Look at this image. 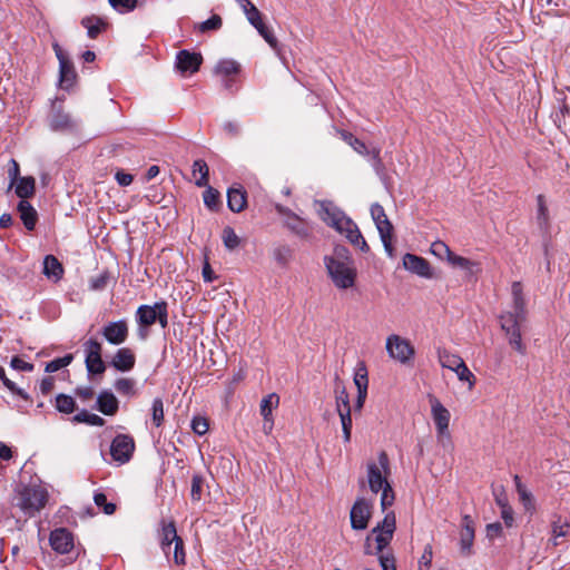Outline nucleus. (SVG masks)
<instances>
[{"mask_svg": "<svg viewBox=\"0 0 570 570\" xmlns=\"http://www.w3.org/2000/svg\"><path fill=\"white\" fill-rule=\"evenodd\" d=\"M396 529V520L393 511L385 514L384 519L376 524L366 537L365 554H377L382 570H396L394 554L384 551L393 539Z\"/></svg>", "mask_w": 570, "mask_h": 570, "instance_id": "obj_1", "label": "nucleus"}, {"mask_svg": "<svg viewBox=\"0 0 570 570\" xmlns=\"http://www.w3.org/2000/svg\"><path fill=\"white\" fill-rule=\"evenodd\" d=\"M276 208L279 214L286 216L285 224L289 229L299 236H307L308 229L303 219L282 206H277Z\"/></svg>", "mask_w": 570, "mask_h": 570, "instance_id": "obj_26", "label": "nucleus"}, {"mask_svg": "<svg viewBox=\"0 0 570 570\" xmlns=\"http://www.w3.org/2000/svg\"><path fill=\"white\" fill-rule=\"evenodd\" d=\"M0 380L2 381V383L4 384V386H6L8 390H10L12 393H14V394H17V395L21 396L22 399H26V400L28 399V394H27L23 390H21V389L17 387L16 383H14V382H12L11 380H9V379L6 376L4 368H3L1 365H0Z\"/></svg>", "mask_w": 570, "mask_h": 570, "instance_id": "obj_55", "label": "nucleus"}, {"mask_svg": "<svg viewBox=\"0 0 570 570\" xmlns=\"http://www.w3.org/2000/svg\"><path fill=\"white\" fill-rule=\"evenodd\" d=\"M48 498L47 489L41 485H22L16 490L13 504L27 518H32L46 507Z\"/></svg>", "mask_w": 570, "mask_h": 570, "instance_id": "obj_4", "label": "nucleus"}, {"mask_svg": "<svg viewBox=\"0 0 570 570\" xmlns=\"http://www.w3.org/2000/svg\"><path fill=\"white\" fill-rule=\"evenodd\" d=\"M60 70V85L62 87H70L75 80L76 73L72 63L68 60L59 65Z\"/></svg>", "mask_w": 570, "mask_h": 570, "instance_id": "obj_38", "label": "nucleus"}, {"mask_svg": "<svg viewBox=\"0 0 570 570\" xmlns=\"http://www.w3.org/2000/svg\"><path fill=\"white\" fill-rule=\"evenodd\" d=\"M430 252L439 259L445 261L451 267L463 272L465 277H473L480 272V264L478 262L453 253L442 240L433 242Z\"/></svg>", "mask_w": 570, "mask_h": 570, "instance_id": "obj_5", "label": "nucleus"}, {"mask_svg": "<svg viewBox=\"0 0 570 570\" xmlns=\"http://www.w3.org/2000/svg\"><path fill=\"white\" fill-rule=\"evenodd\" d=\"M318 215L321 219L337 233L343 235L352 245L367 253L370 247L361 234L357 225L347 217L344 212L331 202H318Z\"/></svg>", "mask_w": 570, "mask_h": 570, "instance_id": "obj_2", "label": "nucleus"}, {"mask_svg": "<svg viewBox=\"0 0 570 570\" xmlns=\"http://www.w3.org/2000/svg\"><path fill=\"white\" fill-rule=\"evenodd\" d=\"M570 529V524L567 521H562L561 518H559L557 521L552 523V543L553 546L559 544V538H563L568 534Z\"/></svg>", "mask_w": 570, "mask_h": 570, "instance_id": "obj_41", "label": "nucleus"}, {"mask_svg": "<svg viewBox=\"0 0 570 570\" xmlns=\"http://www.w3.org/2000/svg\"><path fill=\"white\" fill-rule=\"evenodd\" d=\"M258 33L265 39V41L272 47L276 48L277 39L273 35V32L265 26L264 22L259 23L255 27Z\"/></svg>", "mask_w": 570, "mask_h": 570, "instance_id": "obj_61", "label": "nucleus"}, {"mask_svg": "<svg viewBox=\"0 0 570 570\" xmlns=\"http://www.w3.org/2000/svg\"><path fill=\"white\" fill-rule=\"evenodd\" d=\"M193 176L198 187H206L209 180V168L205 160L197 159L193 164Z\"/></svg>", "mask_w": 570, "mask_h": 570, "instance_id": "obj_30", "label": "nucleus"}, {"mask_svg": "<svg viewBox=\"0 0 570 570\" xmlns=\"http://www.w3.org/2000/svg\"><path fill=\"white\" fill-rule=\"evenodd\" d=\"M337 414L341 419L344 442L347 443L351 441V432H352L351 410L343 409V412H337Z\"/></svg>", "mask_w": 570, "mask_h": 570, "instance_id": "obj_45", "label": "nucleus"}, {"mask_svg": "<svg viewBox=\"0 0 570 570\" xmlns=\"http://www.w3.org/2000/svg\"><path fill=\"white\" fill-rule=\"evenodd\" d=\"M527 316L515 314H501L500 326L505 333L508 342L512 348L519 354H525V345L522 342L521 325L525 322Z\"/></svg>", "mask_w": 570, "mask_h": 570, "instance_id": "obj_9", "label": "nucleus"}, {"mask_svg": "<svg viewBox=\"0 0 570 570\" xmlns=\"http://www.w3.org/2000/svg\"><path fill=\"white\" fill-rule=\"evenodd\" d=\"M354 384L357 387V392L367 393V370L364 363H360L354 373Z\"/></svg>", "mask_w": 570, "mask_h": 570, "instance_id": "obj_35", "label": "nucleus"}, {"mask_svg": "<svg viewBox=\"0 0 570 570\" xmlns=\"http://www.w3.org/2000/svg\"><path fill=\"white\" fill-rule=\"evenodd\" d=\"M371 216L375 225L380 223V220L387 218L384 208L377 203L371 206Z\"/></svg>", "mask_w": 570, "mask_h": 570, "instance_id": "obj_64", "label": "nucleus"}, {"mask_svg": "<svg viewBox=\"0 0 570 570\" xmlns=\"http://www.w3.org/2000/svg\"><path fill=\"white\" fill-rule=\"evenodd\" d=\"M116 391L125 396H132L136 394V382L129 377L118 379L114 384Z\"/></svg>", "mask_w": 570, "mask_h": 570, "instance_id": "obj_37", "label": "nucleus"}, {"mask_svg": "<svg viewBox=\"0 0 570 570\" xmlns=\"http://www.w3.org/2000/svg\"><path fill=\"white\" fill-rule=\"evenodd\" d=\"M81 24L87 29L88 37L91 39L97 38V36L107 27V23L96 16L82 18Z\"/></svg>", "mask_w": 570, "mask_h": 570, "instance_id": "obj_31", "label": "nucleus"}, {"mask_svg": "<svg viewBox=\"0 0 570 570\" xmlns=\"http://www.w3.org/2000/svg\"><path fill=\"white\" fill-rule=\"evenodd\" d=\"M328 276L337 288L347 289L354 286L356 269L348 249L336 246L332 254L324 257Z\"/></svg>", "mask_w": 570, "mask_h": 570, "instance_id": "obj_3", "label": "nucleus"}, {"mask_svg": "<svg viewBox=\"0 0 570 570\" xmlns=\"http://www.w3.org/2000/svg\"><path fill=\"white\" fill-rule=\"evenodd\" d=\"M14 193L16 195L21 198V200H27L28 198L32 197L36 191V179L32 176H24L21 177L16 184H14Z\"/></svg>", "mask_w": 570, "mask_h": 570, "instance_id": "obj_29", "label": "nucleus"}, {"mask_svg": "<svg viewBox=\"0 0 570 570\" xmlns=\"http://www.w3.org/2000/svg\"><path fill=\"white\" fill-rule=\"evenodd\" d=\"M160 547L163 552L168 557L173 550L174 562L176 564H185L186 554L184 551V541L177 534L175 523L173 521L163 522L160 532Z\"/></svg>", "mask_w": 570, "mask_h": 570, "instance_id": "obj_7", "label": "nucleus"}, {"mask_svg": "<svg viewBox=\"0 0 570 570\" xmlns=\"http://www.w3.org/2000/svg\"><path fill=\"white\" fill-rule=\"evenodd\" d=\"M8 177H9V189H11L14 184L21 178L20 177V167L16 159H10L9 168H8Z\"/></svg>", "mask_w": 570, "mask_h": 570, "instance_id": "obj_57", "label": "nucleus"}, {"mask_svg": "<svg viewBox=\"0 0 570 570\" xmlns=\"http://www.w3.org/2000/svg\"><path fill=\"white\" fill-rule=\"evenodd\" d=\"M433 560V547L431 543L424 546L423 552L417 560V570H430Z\"/></svg>", "mask_w": 570, "mask_h": 570, "instance_id": "obj_46", "label": "nucleus"}, {"mask_svg": "<svg viewBox=\"0 0 570 570\" xmlns=\"http://www.w3.org/2000/svg\"><path fill=\"white\" fill-rule=\"evenodd\" d=\"M136 363V356L134 352L128 347H121L116 351L111 365L120 372H128L134 368Z\"/></svg>", "mask_w": 570, "mask_h": 570, "instance_id": "obj_20", "label": "nucleus"}, {"mask_svg": "<svg viewBox=\"0 0 570 570\" xmlns=\"http://www.w3.org/2000/svg\"><path fill=\"white\" fill-rule=\"evenodd\" d=\"M274 258L281 265H285L291 257V249L286 246H279L274 249Z\"/></svg>", "mask_w": 570, "mask_h": 570, "instance_id": "obj_63", "label": "nucleus"}, {"mask_svg": "<svg viewBox=\"0 0 570 570\" xmlns=\"http://www.w3.org/2000/svg\"><path fill=\"white\" fill-rule=\"evenodd\" d=\"M222 238H223V243H224L225 247L229 250L235 249L239 245V242H240L239 237L236 235L234 229L229 226H227L223 229Z\"/></svg>", "mask_w": 570, "mask_h": 570, "instance_id": "obj_49", "label": "nucleus"}, {"mask_svg": "<svg viewBox=\"0 0 570 570\" xmlns=\"http://www.w3.org/2000/svg\"><path fill=\"white\" fill-rule=\"evenodd\" d=\"M151 420L155 426H160L164 422V403L163 400L157 397L151 404Z\"/></svg>", "mask_w": 570, "mask_h": 570, "instance_id": "obj_48", "label": "nucleus"}, {"mask_svg": "<svg viewBox=\"0 0 570 570\" xmlns=\"http://www.w3.org/2000/svg\"><path fill=\"white\" fill-rule=\"evenodd\" d=\"M56 409L61 413L70 414L76 409V402L69 395L59 394L56 397Z\"/></svg>", "mask_w": 570, "mask_h": 570, "instance_id": "obj_44", "label": "nucleus"}, {"mask_svg": "<svg viewBox=\"0 0 570 570\" xmlns=\"http://www.w3.org/2000/svg\"><path fill=\"white\" fill-rule=\"evenodd\" d=\"M94 501L97 507L102 508L106 514H112L116 510V505L114 503L107 502V498L104 493H96Z\"/></svg>", "mask_w": 570, "mask_h": 570, "instance_id": "obj_58", "label": "nucleus"}, {"mask_svg": "<svg viewBox=\"0 0 570 570\" xmlns=\"http://www.w3.org/2000/svg\"><path fill=\"white\" fill-rule=\"evenodd\" d=\"M403 267L411 272L412 274H415L420 277L424 278H432L433 273L430 263L417 255L414 254H405L403 256Z\"/></svg>", "mask_w": 570, "mask_h": 570, "instance_id": "obj_16", "label": "nucleus"}, {"mask_svg": "<svg viewBox=\"0 0 570 570\" xmlns=\"http://www.w3.org/2000/svg\"><path fill=\"white\" fill-rule=\"evenodd\" d=\"M72 360H73L72 354H67L62 357L55 358L46 365V372H48V373L57 372V371L61 370L62 367L68 366L72 362Z\"/></svg>", "mask_w": 570, "mask_h": 570, "instance_id": "obj_50", "label": "nucleus"}, {"mask_svg": "<svg viewBox=\"0 0 570 570\" xmlns=\"http://www.w3.org/2000/svg\"><path fill=\"white\" fill-rule=\"evenodd\" d=\"M341 138L347 142L357 154L360 155H367L370 154L367 147L363 141L354 137L351 132L341 130L340 131Z\"/></svg>", "mask_w": 570, "mask_h": 570, "instance_id": "obj_39", "label": "nucleus"}, {"mask_svg": "<svg viewBox=\"0 0 570 570\" xmlns=\"http://www.w3.org/2000/svg\"><path fill=\"white\" fill-rule=\"evenodd\" d=\"M431 405V416L435 424L438 442L446 448L451 444V434L449 431L451 414L450 411L433 395L429 396Z\"/></svg>", "mask_w": 570, "mask_h": 570, "instance_id": "obj_8", "label": "nucleus"}, {"mask_svg": "<svg viewBox=\"0 0 570 570\" xmlns=\"http://www.w3.org/2000/svg\"><path fill=\"white\" fill-rule=\"evenodd\" d=\"M514 482H515V488H517L518 494H519L520 500H521L522 504L524 505V508L527 510L533 509L532 494L521 483L519 475H514Z\"/></svg>", "mask_w": 570, "mask_h": 570, "instance_id": "obj_43", "label": "nucleus"}, {"mask_svg": "<svg viewBox=\"0 0 570 570\" xmlns=\"http://www.w3.org/2000/svg\"><path fill=\"white\" fill-rule=\"evenodd\" d=\"M101 344L96 338H89L83 343L86 367L91 374H101L106 370L101 358Z\"/></svg>", "mask_w": 570, "mask_h": 570, "instance_id": "obj_13", "label": "nucleus"}, {"mask_svg": "<svg viewBox=\"0 0 570 570\" xmlns=\"http://www.w3.org/2000/svg\"><path fill=\"white\" fill-rule=\"evenodd\" d=\"M203 493V478L200 475H194L191 479L190 497L193 501H199Z\"/></svg>", "mask_w": 570, "mask_h": 570, "instance_id": "obj_60", "label": "nucleus"}, {"mask_svg": "<svg viewBox=\"0 0 570 570\" xmlns=\"http://www.w3.org/2000/svg\"><path fill=\"white\" fill-rule=\"evenodd\" d=\"M72 420L77 423H87L94 426H102L105 424V420L102 417L87 411L79 412Z\"/></svg>", "mask_w": 570, "mask_h": 570, "instance_id": "obj_42", "label": "nucleus"}, {"mask_svg": "<svg viewBox=\"0 0 570 570\" xmlns=\"http://www.w3.org/2000/svg\"><path fill=\"white\" fill-rule=\"evenodd\" d=\"M20 219L28 230H33L38 220L37 210L28 200H20L17 207Z\"/></svg>", "mask_w": 570, "mask_h": 570, "instance_id": "obj_25", "label": "nucleus"}, {"mask_svg": "<svg viewBox=\"0 0 570 570\" xmlns=\"http://www.w3.org/2000/svg\"><path fill=\"white\" fill-rule=\"evenodd\" d=\"M42 273L48 279L57 283L62 278L63 267L53 255H47L43 259Z\"/></svg>", "mask_w": 570, "mask_h": 570, "instance_id": "obj_24", "label": "nucleus"}, {"mask_svg": "<svg viewBox=\"0 0 570 570\" xmlns=\"http://www.w3.org/2000/svg\"><path fill=\"white\" fill-rule=\"evenodd\" d=\"M136 316L139 324L138 336L141 340H146L148 336V326L158 322L163 328L167 327V304L165 302H158L154 305H141L138 307Z\"/></svg>", "mask_w": 570, "mask_h": 570, "instance_id": "obj_6", "label": "nucleus"}, {"mask_svg": "<svg viewBox=\"0 0 570 570\" xmlns=\"http://www.w3.org/2000/svg\"><path fill=\"white\" fill-rule=\"evenodd\" d=\"M203 61L200 53L181 50L177 53L176 66L181 72H196Z\"/></svg>", "mask_w": 570, "mask_h": 570, "instance_id": "obj_18", "label": "nucleus"}, {"mask_svg": "<svg viewBox=\"0 0 570 570\" xmlns=\"http://www.w3.org/2000/svg\"><path fill=\"white\" fill-rule=\"evenodd\" d=\"M243 11H244L248 22L254 28L263 22L262 13L259 12V10L256 8V6L254 3L250 4L248 8H245Z\"/></svg>", "mask_w": 570, "mask_h": 570, "instance_id": "obj_56", "label": "nucleus"}, {"mask_svg": "<svg viewBox=\"0 0 570 570\" xmlns=\"http://www.w3.org/2000/svg\"><path fill=\"white\" fill-rule=\"evenodd\" d=\"M108 2L120 13L132 11L137 7V0H108Z\"/></svg>", "mask_w": 570, "mask_h": 570, "instance_id": "obj_54", "label": "nucleus"}, {"mask_svg": "<svg viewBox=\"0 0 570 570\" xmlns=\"http://www.w3.org/2000/svg\"><path fill=\"white\" fill-rule=\"evenodd\" d=\"M537 223L541 229H546L549 225V212L543 195L537 197Z\"/></svg>", "mask_w": 570, "mask_h": 570, "instance_id": "obj_36", "label": "nucleus"}, {"mask_svg": "<svg viewBox=\"0 0 570 570\" xmlns=\"http://www.w3.org/2000/svg\"><path fill=\"white\" fill-rule=\"evenodd\" d=\"M279 403V397L275 393H271L266 395L262 401L259 405L261 415L263 417L273 416V410L277 407Z\"/></svg>", "mask_w": 570, "mask_h": 570, "instance_id": "obj_34", "label": "nucleus"}, {"mask_svg": "<svg viewBox=\"0 0 570 570\" xmlns=\"http://www.w3.org/2000/svg\"><path fill=\"white\" fill-rule=\"evenodd\" d=\"M104 338L112 345L124 344L129 335V327L126 320L109 322L101 328Z\"/></svg>", "mask_w": 570, "mask_h": 570, "instance_id": "obj_15", "label": "nucleus"}, {"mask_svg": "<svg viewBox=\"0 0 570 570\" xmlns=\"http://www.w3.org/2000/svg\"><path fill=\"white\" fill-rule=\"evenodd\" d=\"M377 461V463L371 462L367 464V481L371 491L374 493H377L383 487L390 484L386 479V475L390 473L387 454L381 452Z\"/></svg>", "mask_w": 570, "mask_h": 570, "instance_id": "obj_10", "label": "nucleus"}, {"mask_svg": "<svg viewBox=\"0 0 570 570\" xmlns=\"http://www.w3.org/2000/svg\"><path fill=\"white\" fill-rule=\"evenodd\" d=\"M247 205L246 191L242 186L230 187L227 191V206L234 213H240Z\"/></svg>", "mask_w": 570, "mask_h": 570, "instance_id": "obj_22", "label": "nucleus"}, {"mask_svg": "<svg viewBox=\"0 0 570 570\" xmlns=\"http://www.w3.org/2000/svg\"><path fill=\"white\" fill-rule=\"evenodd\" d=\"M206 187L207 188L203 195L204 203L209 209H215L219 203V193L208 185Z\"/></svg>", "mask_w": 570, "mask_h": 570, "instance_id": "obj_53", "label": "nucleus"}, {"mask_svg": "<svg viewBox=\"0 0 570 570\" xmlns=\"http://www.w3.org/2000/svg\"><path fill=\"white\" fill-rule=\"evenodd\" d=\"M208 422L205 417L196 416L191 421V429L194 433L204 435L208 431Z\"/></svg>", "mask_w": 570, "mask_h": 570, "instance_id": "obj_62", "label": "nucleus"}, {"mask_svg": "<svg viewBox=\"0 0 570 570\" xmlns=\"http://www.w3.org/2000/svg\"><path fill=\"white\" fill-rule=\"evenodd\" d=\"M135 451V441L128 434H118L111 442L110 455L119 465L127 463Z\"/></svg>", "mask_w": 570, "mask_h": 570, "instance_id": "obj_12", "label": "nucleus"}, {"mask_svg": "<svg viewBox=\"0 0 570 570\" xmlns=\"http://www.w3.org/2000/svg\"><path fill=\"white\" fill-rule=\"evenodd\" d=\"M50 127L56 131H72L77 127V121L69 114L53 106L50 117Z\"/></svg>", "mask_w": 570, "mask_h": 570, "instance_id": "obj_19", "label": "nucleus"}, {"mask_svg": "<svg viewBox=\"0 0 570 570\" xmlns=\"http://www.w3.org/2000/svg\"><path fill=\"white\" fill-rule=\"evenodd\" d=\"M239 63L233 59L220 60L215 67V73L223 77L236 75L239 71Z\"/></svg>", "mask_w": 570, "mask_h": 570, "instance_id": "obj_33", "label": "nucleus"}, {"mask_svg": "<svg viewBox=\"0 0 570 570\" xmlns=\"http://www.w3.org/2000/svg\"><path fill=\"white\" fill-rule=\"evenodd\" d=\"M109 279L110 274L105 271L90 279L89 287L92 291H102L107 287Z\"/></svg>", "mask_w": 570, "mask_h": 570, "instance_id": "obj_51", "label": "nucleus"}, {"mask_svg": "<svg viewBox=\"0 0 570 570\" xmlns=\"http://www.w3.org/2000/svg\"><path fill=\"white\" fill-rule=\"evenodd\" d=\"M372 517V505L364 498H358L351 511H350V520L351 527L353 530L362 531L365 530L368 525V521Z\"/></svg>", "mask_w": 570, "mask_h": 570, "instance_id": "obj_14", "label": "nucleus"}, {"mask_svg": "<svg viewBox=\"0 0 570 570\" xmlns=\"http://www.w3.org/2000/svg\"><path fill=\"white\" fill-rule=\"evenodd\" d=\"M438 360L442 367L450 371L455 370L458 365L462 364L463 358L458 354L451 353L445 348L438 350Z\"/></svg>", "mask_w": 570, "mask_h": 570, "instance_id": "obj_32", "label": "nucleus"}, {"mask_svg": "<svg viewBox=\"0 0 570 570\" xmlns=\"http://www.w3.org/2000/svg\"><path fill=\"white\" fill-rule=\"evenodd\" d=\"M380 238L383 243L384 249L390 257H393V225L389 218L380 220L376 225Z\"/></svg>", "mask_w": 570, "mask_h": 570, "instance_id": "obj_23", "label": "nucleus"}, {"mask_svg": "<svg viewBox=\"0 0 570 570\" xmlns=\"http://www.w3.org/2000/svg\"><path fill=\"white\" fill-rule=\"evenodd\" d=\"M336 411L343 412L351 410L350 397L344 386L337 385L335 389Z\"/></svg>", "mask_w": 570, "mask_h": 570, "instance_id": "obj_47", "label": "nucleus"}, {"mask_svg": "<svg viewBox=\"0 0 570 570\" xmlns=\"http://www.w3.org/2000/svg\"><path fill=\"white\" fill-rule=\"evenodd\" d=\"M452 372H454L456 374L458 379L461 382H466L468 383V389L469 390H472L474 387L475 376L469 370V367L466 366L464 361H462V364L458 365V367H455V370H452Z\"/></svg>", "mask_w": 570, "mask_h": 570, "instance_id": "obj_40", "label": "nucleus"}, {"mask_svg": "<svg viewBox=\"0 0 570 570\" xmlns=\"http://www.w3.org/2000/svg\"><path fill=\"white\" fill-rule=\"evenodd\" d=\"M511 293L513 298L512 311L504 312L503 314H515L527 316L525 299L522 293V285L520 282L512 283Z\"/></svg>", "mask_w": 570, "mask_h": 570, "instance_id": "obj_28", "label": "nucleus"}, {"mask_svg": "<svg viewBox=\"0 0 570 570\" xmlns=\"http://www.w3.org/2000/svg\"><path fill=\"white\" fill-rule=\"evenodd\" d=\"M385 347L389 356L402 364L411 361L414 355V348L411 343L396 334H392L386 338Z\"/></svg>", "mask_w": 570, "mask_h": 570, "instance_id": "obj_11", "label": "nucleus"}, {"mask_svg": "<svg viewBox=\"0 0 570 570\" xmlns=\"http://www.w3.org/2000/svg\"><path fill=\"white\" fill-rule=\"evenodd\" d=\"M98 410L105 415H114L118 411L119 402L109 391H102L97 397Z\"/></svg>", "mask_w": 570, "mask_h": 570, "instance_id": "obj_27", "label": "nucleus"}, {"mask_svg": "<svg viewBox=\"0 0 570 570\" xmlns=\"http://www.w3.org/2000/svg\"><path fill=\"white\" fill-rule=\"evenodd\" d=\"M222 18L218 14H213L206 21L200 22L197 28L200 32L218 30L222 27Z\"/></svg>", "mask_w": 570, "mask_h": 570, "instance_id": "obj_52", "label": "nucleus"}, {"mask_svg": "<svg viewBox=\"0 0 570 570\" xmlns=\"http://www.w3.org/2000/svg\"><path fill=\"white\" fill-rule=\"evenodd\" d=\"M50 546L56 552L65 554L73 548V538L68 530L56 529L50 533Z\"/></svg>", "mask_w": 570, "mask_h": 570, "instance_id": "obj_17", "label": "nucleus"}, {"mask_svg": "<svg viewBox=\"0 0 570 570\" xmlns=\"http://www.w3.org/2000/svg\"><path fill=\"white\" fill-rule=\"evenodd\" d=\"M474 541L473 521L469 515H464L462 529L460 532V549L464 556L472 553V546Z\"/></svg>", "mask_w": 570, "mask_h": 570, "instance_id": "obj_21", "label": "nucleus"}, {"mask_svg": "<svg viewBox=\"0 0 570 570\" xmlns=\"http://www.w3.org/2000/svg\"><path fill=\"white\" fill-rule=\"evenodd\" d=\"M380 491H382V494H381V507L383 510H385L386 508L391 507L394 502V492H393V489L391 487V484H386L385 487H383Z\"/></svg>", "mask_w": 570, "mask_h": 570, "instance_id": "obj_59", "label": "nucleus"}]
</instances>
